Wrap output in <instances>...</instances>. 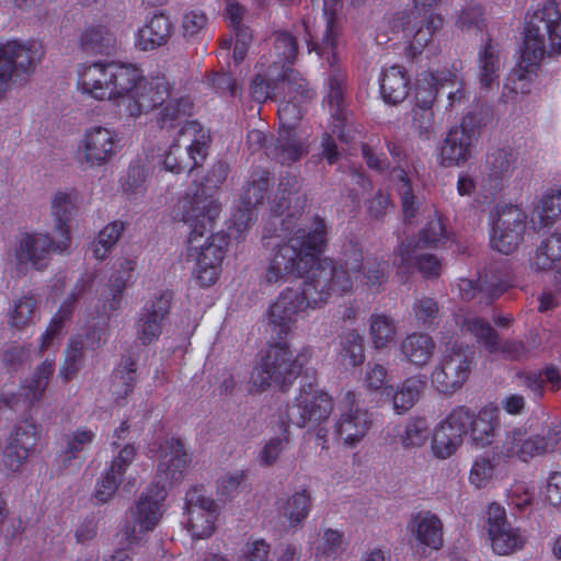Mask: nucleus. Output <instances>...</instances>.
Segmentation results:
<instances>
[{"mask_svg":"<svg viewBox=\"0 0 561 561\" xmlns=\"http://www.w3.org/2000/svg\"><path fill=\"white\" fill-rule=\"evenodd\" d=\"M272 183L271 173L266 170H260L253 174L251 183L244 190L241 196L242 205L256 207L262 204Z\"/></svg>","mask_w":561,"mask_h":561,"instance_id":"864d4df0","label":"nucleus"},{"mask_svg":"<svg viewBox=\"0 0 561 561\" xmlns=\"http://www.w3.org/2000/svg\"><path fill=\"white\" fill-rule=\"evenodd\" d=\"M332 411V398L312 383H307L301 386L294 401L287 405L286 417L298 427L316 428L329 420Z\"/></svg>","mask_w":561,"mask_h":561,"instance_id":"9d476101","label":"nucleus"},{"mask_svg":"<svg viewBox=\"0 0 561 561\" xmlns=\"http://www.w3.org/2000/svg\"><path fill=\"white\" fill-rule=\"evenodd\" d=\"M400 350L409 363L423 367L432 360L436 343L426 333H412L401 342Z\"/></svg>","mask_w":561,"mask_h":561,"instance_id":"58836bf2","label":"nucleus"},{"mask_svg":"<svg viewBox=\"0 0 561 561\" xmlns=\"http://www.w3.org/2000/svg\"><path fill=\"white\" fill-rule=\"evenodd\" d=\"M469 409L457 407L435 427L432 438V451L438 459H447L461 446L467 434Z\"/></svg>","mask_w":561,"mask_h":561,"instance_id":"a211bd4d","label":"nucleus"},{"mask_svg":"<svg viewBox=\"0 0 561 561\" xmlns=\"http://www.w3.org/2000/svg\"><path fill=\"white\" fill-rule=\"evenodd\" d=\"M561 447V421L554 420L539 433L529 434L523 426L505 430L497 446V455L528 463L535 458L553 454Z\"/></svg>","mask_w":561,"mask_h":561,"instance_id":"39448f33","label":"nucleus"},{"mask_svg":"<svg viewBox=\"0 0 561 561\" xmlns=\"http://www.w3.org/2000/svg\"><path fill=\"white\" fill-rule=\"evenodd\" d=\"M408 529L415 541L432 550L444 546V525L442 519L431 511L412 515Z\"/></svg>","mask_w":561,"mask_h":561,"instance_id":"c85d7f7f","label":"nucleus"},{"mask_svg":"<svg viewBox=\"0 0 561 561\" xmlns=\"http://www.w3.org/2000/svg\"><path fill=\"white\" fill-rule=\"evenodd\" d=\"M351 244H356L359 249H362L357 241H350L344 245L342 257L336 262H343L345 260V252H347L348 256L352 254ZM360 254L363 255V250H360ZM360 270H363V284L370 293L377 294L385 288L390 273V265L388 261L379 259L368 260L363 266L362 260L358 270L352 271L348 267V273L352 275L353 273H357ZM351 277L353 278V276Z\"/></svg>","mask_w":561,"mask_h":561,"instance_id":"7c9ffc66","label":"nucleus"},{"mask_svg":"<svg viewBox=\"0 0 561 561\" xmlns=\"http://www.w3.org/2000/svg\"><path fill=\"white\" fill-rule=\"evenodd\" d=\"M446 239L445 225L440 219L431 220L420 232L416 240H403L397 248L394 254V265L398 273H408L413 265V253L425 248L436 247L442 240Z\"/></svg>","mask_w":561,"mask_h":561,"instance_id":"b1692460","label":"nucleus"},{"mask_svg":"<svg viewBox=\"0 0 561 561\" xmlns=\"http://www.w3.org/2000/svg\"><path fill=\"white\" fill-rule=\"evenodd\" d=\"M397 325L386 314H371L369 318V337L376 350L388 347L396 339Z\"/></svg>","mask_w":561,"mask_h":561,"instance_id":"49530a36","label":"nucleus"},{"mask_svg":"<svg viewBox=\"0 0 561 561\" xmlns=\"http://www.w3.org/2000/svg\"><path fill=\"white\" fill-rule=\"evenodd\" d=\"M290 239L279 244L275 250L265 279L270 284L277 283L288 275L305 276L312 270Z\"/></svg>","mask_w":561,"mask_h":561,"instance_id":"5701e85b","label":"nucleus"},{"mask_svg":"<svg viewBox=\"0 0 561 561\" xmlns=\"http://www.w3.org/2000/svg\"><path fill=\"white\" fill-rule=\"evenodd\" d=\"M209 141L208 131L198 122H186L178 130L176 137L171 144V153L178 156H165L163 159L164 169L174 173L194 170L205 161L208 154Z\"/></svg>","mask_w":561,"mask_h":561,"instance_id":"0eeeda50","label":"nucleus"},{"mask_svg":"<svg viewBox=\"0 0 561 561\" xmlns=\"http://www.w3.org/2000/svg\"><path fill=\"white\" fill-rule=\"evenodd\" d=\"M456 26L462 32L482 31L485 26L484 10L481 5L471 4L463 8L457 16Z\"/></svg>","mask_w":561,"mask_h":561,"instance_id":"680f3d73","label":"nucleus"},{"mask_svg":"<svg viewBox=\"0 0 561 561\" xmlns=\"http://www.w3.org/2000/svg\"><path fill=\"white\" fill-rule=\"evenodd\" d=\"M486 514L489 538L496 554L507 556L524 547L526 536L506 520V513L502 506L491 504Z\"/></svg>","mask_w":561,"mask_h":561,"instance_id":"412c9836","label":"nucleus"},{"mask_svg":"<svg viewBox=\"0 0 561 561\" xmlns=\"http://www.w3.org/2000/svg\"><path fill=\"white\" fill-rule=\"evenodd\" d=\"M58 240V233H54L53 238L48 233H23L15 250L18 271L24 273L28 264L37 270L44 268L51 251L62 253L68 250L57 249Z\"/></svg>","mask_w":561,"mask_h":561,"instance_id":"aec40b11","label":"nucleus"},{"mask_svg":"<svg viewBox=\"0 0 561 561\" xmlns=\"http://www.w3.org/2000/svg\"><path fill=\"white\" fill-rule=\"evenodd\" d=\"M561 55V11L556 1H546L539 4L528 19L524 30L523 62L526 70L513 71L507 78L505 88L514 93L529 91L528 75L547 57Z\"/></svg>","mask_w":561,"mask_h":561,"instance_id":"7ed1b4c3","label":"nucleus"},{"mask_svg":"<svg viewBox=\"0 0 561 561\" xmlns=\"http://www.w3.org/2000/svg\"><path fill=\"white\" fill-rule=\"evenodd\" d=\"M352 254L345 252L343 262H333L323 257L310 271L302 285L287 287L279 293L276 300L270 306V323L277 330V334H287L296 325L299 318L307 314L309 309H316L327 304L332 295H344L353 289L354 280L348 273L360 266V249L351 244Z\"/></svg>","mask_w":561,"mask_h":561,"instance_id":"f257e3e1","label":"nucleus"},{"mask_svg":"<svg viewBox=\"0 0 561 561\" xmlns=\"http://www.w3.org/2000/svg\"><path fill=\"white\" fill-rule=\"evenodd\" d=\"M541 227H548L556 222L561 216V188L552 187L547 190L534 210Z\"/></svg>","mask_w":561,"mask_h":561,"instance_id":"09e8293b","label":"nucleus"},{"mask_svg":"<svg viewBox=\"0 0 561 561\" xmlns=\"http://www.w3.org/2000/svg\"><path fill=\"white\" fill-rule=\"evenodd\" d=\"M443 26L444 19L440 14L420 18L411 14L409 10L396 12L391 20L392 30L404 32L409 38L408 54L411 57L420 55Z\"/></svg>","mask_w":561,"mask_h":561,"instance_id":"4468645a","label":"nucleus"},{"mask_svg":"<svg viewBox=\"0 0 561 561\" xmlns=\"http://www.w3.org/2000/svg\"><path fill=\"white\" fill-rule=\"evenodd\" d=\"M473 360V353L467 346L453 344L446 346L439 363L432 371L433 386L445 394L459 390L468 380Z\"/></svg>","mask_w":561,"mask_h":561,"instance_id":"1a4fd4ad","label":"nucleus"},{"mask_svg":"<svg viewBox=\"0 0 561 561\" xmlns=\"http://www.w3.org/2000/svg\"><path fill=\"white\" fill-rule=\"evenodd\" d=\"M516 162V153L510 147L496 148L488 153L485 171L492 180L508 178Z\"/></svg>","mask_w":561,"mask_h":561,"instance_id":"79ce46f5","label":"nucleus"},{"mask_svg":"<svg viewBox=\"0 0 561 561\" xmlns=\"http://www.w3.org/2000/svg\"><path fill=\"white\" fill-rule=\"evenodd\" d=\"M266 80L262 75H256L250 85V94L252 99L259 103H263L268 99H278L277 80L268 76Z\"/></svg>","mask_w":561,"mask_h":561,"instance_id":"338daca9","label":"nucleus"},{"mask_svg":"<svg viewBox=\"0 0 561 561\" xmlns=\"http://www.w3.org/2000/svg\"><path fill=\"white\" fill-rule=\"evenodd\" d=\"M304 259H309L308 264L314 268L318 256L324 252L328 242V226L325 221L316 216L310 226L297 229L289 238Z\"/></svg>","mask_w":561,"mask_h":561,"instance_id":"393cba45","label":"nucleus"},{"mask_svg":"<svg viewBox=\"0 0 561 561\" xmlns=\"http://www.w3.org/2000/svg\"><path fill=\"white\" fill-rule=\"evenodd\" d=\"M172 300L170 291H161L147 302L136 322V339L141 345H149L162 332V322L169 314Z\"/></svg>","mask_w":561,"mask_h":561,"instance_id":"4be33fe9","label":"nucleus"},{"mask_svg":"<svg viewBox=\"0 0 561 561\" xmlns=\"http://www.w3.org/2000/svg\"><path fill=\"white\" fill-rule=\"evenodd\" d=\"M309 356L308 350L294 357L286 344L272 345L260 367L252 375L253 385L259 390H266L272 386L283 388L289 385L297 377Z\"/></svg>","mask_w":561,"mask_h":561,"instance_id":"423d86ee","label":"nucleus"},{"mask_svg":"<svg viewBox=\"0 0 561 561\" xmlns=\"http://www.w3.org/2000/svg\"><path fill=\"white\" fill-rule=\"evenodd\" d=\"M185 510L186 527L194 539H205L214 534L218 505L211 497L204 495L197 489L190 490L185 496Z\"/></svg>","mask_w":561,"mask_h":561,"instance_id":"6ab92c4d","label":"nucleus"},{"mask_svg":"<svg viewBox=\"0 0 561 561\" xmlns=\"http://www.w3.org/2000/svg\"><path fill=\"white\" fill-rule=\"evenodd\" d=\"M438 85L444 88L442 73H424L417 81L415 106L432 107L438 93Z\"/></svg>","mask_w":561,"mask_h":561,"instance_id":"6e6d98bb","label":"nucleus"},{"mask_svg":"<svg viewBox=\"0 0 561 561\" xmlns=\"http://www.w3.org/2000/svg\"><path fill=\"white\" fill-rule=\"evenodd\" d=\"M84 343L81 336H75L69 340L65 352V360L59 370V375L65 382L73 379L80 371L83 364Z\"/></svg>","mask_w":561,"mask_h":561,"instance_id":"603ef678","label":"nucleus"},{"mask_svg":"<svg viewBox=\"0 0 561 561\" xmlns=\"http://www.w3.org/2000/svg\"><path fill=\"white\" fill-rule=\"evenodd\" d=\"M163 499L164 491L160 489H157L154 495L142 493L135 506L129 510L123 528V534L128 545L139 542L148 533L156 528L163 515Z\"/></svg>","mask_w":561,"mask_h":561,"instance_id":"dca6fc26","label":"nucleus"},{"mask_svg":"<svg viewBox=\"0 0 561 561\" xmlns=\"http://www.w3.org/2000/svg\"><path fill=\"white\" fill-rule=\"evenodd\" d=\"M410 78L402 66H391L385 69L380 78V93L388 104H399L409 95Z\"/></svg>","mask_w":561,"mask_h":561,"instance_id":"e433bc0d","label":"nucleus"},{"mask_svg":"<svg viewBox=\"0 0 561 561\" xmlns=\"http://www.w3.org/2000/svg\"><path fill=\"white\" fill-rule=\"evenodd\" d=\"M335 55H332V59H329L331 70L328 78V93L324 98V103L329 106L331 116L339 123L345 119V106H344V87H345V73L334 66Z\"/></svg>","mask_w":561,"mask_h":561,"instance_id":"4c0bfd02","label":"nucleus"},{"mask_svg":"<svg viewBox=\"0 0 561 561\" xmlns=\"http://www.w3.org/2000/svg\"><path fill=\"white\" fill-rule=\"evenodd\" d=\"M298 53V44L296 38L286 31L276 32L274 34L273 54L275 59L270 67L286 69L291 67Z\"/></svg>","mask_w":561,"mask_h":561,"instance_id":"de8ad7c7","label":"nucleus"},{"mask_svg":"<svg viewBox=\"0 0 561 561\" xmlns=\"http://www.w3.org/2000/svg\"><path fill=\"white\" fill-rule=\"evenodd\" d=\"M426 387V380L422 376L407 378L398 388H385V394L392 400V408L397 414H404L410 411L419 401Z\"/></svg>","mask_w":561,"mask_h":561,"instance_id":"c9c22d12","label":"nucleus"},{"mask_svg":"<svg viewBox=\"0 0 561 561\" xmlns=\"http://www.w3.org/2000/svg\"><path fill=\"white\" fill-rule=\"evenodd\" d=\"M501 59L496 46L489 42L479 56V79L483 88L490 89L499 84Z\"/></svg>","mask_w":561,"mask_h":561,"instance_id":"a18cd8bd","label":"nucleus"},{"mask_svg":"<svg viewBox=\"0 0 561 561\" xmlns=\"http://www.w3.org/2000/svg\"><path fill=\"white\" fill-rule=\"evenodd\" d=\"M119 149V138L115 130L104 126L87 128L77 148V161L80 165L93 169L111 162Z\"/></svg>","mask_w":561,"mask_h":561,"instance_id":"ddd939ff","label":"nucleus"},{"mask_svg":"<svg viewBox=\"0 0 561 561\" xmlns=\"http://www.w3.org/2000/svg\"><path fill=\"white\" fill-rule=\"evenodd\" d=\"M77 297L75 295L71 296V301H66L57 314L51 319L48 328L42 336V345L41 350H47L50 345L55 336L60 332L64 321L68 319L72 313V304L76 301Z\"/></svg>","mask_w":561,"mask_h":561,"instance_id":"69168bd1","label":"nucleus"},{"mask_svg":"<svg viewBox=\"0 0 561 561\" xmlns=\"http://www.w3.org/2000/svg\"><path fill=\"white\" fill-rule=\"evenodd\" d=\"M78 194L75 190H60L54 193L50 203V213L54 218V233H58L60 240L57 249H69L71 244L70 222L76 214Z\"/></svg>","mask_w":561,"mask_h":561,"instance_id":"a878e982","label":"nucleus"},{"mask_svg":"<svg viewBox=\"0 0 561 561\" xmlns=\"http://www.w3.org/2000/svg\"><path fill=\"white\" fill-rule=\"evenodd\" d=\"M337 411L335 432L344 445L354 447L373 427V413L360 407L358 396L352 390L342 393Z\"/></svg>","mask_w":561,"mask_h":561,"instance_id":"f8f14e48","label":"nucleus"},{"mask_svg":"<svg viewBox=\"0 0 561 561\" xmlns=\"http://www.w3.org/2000/svg\"><path fill=\"white\" fill-rule=\"evenodd\" d=\"M136 262L128 257L119 259L113 267L107 283L100 293L102 310L113 312L121 308L124 290L135 270Z\"/></svg>","mask_w":561,"mask_h":561,"instance_id":"cd10ccee","label":"nucleus"},{"mask_svg":"<svg viewBox=\"0 0 561 561\" xmlns=\"http://www.w3.org/2000/svg\"><path fill=\"white\" fill-rule=\"evenodd\" d=\"M173 32V24L163 13L153 14L137 33L136 45L148 51L165 45Z\"/></svg>","mask_w":561,"mask_h":561,"instance_id":"2f4dec72","label":"nucleus"},{"mask_svg":"<svg viewBox=\"0 0 561 561\" xmlns=\"http://www.w3.org/2000/svg\"><path fill=\"white\" fill-rule=\"evenodd\" d=\"M561 260V232L554 231L545 237L531 257V266L537 271H549Z\"/></svg>","mask_w":561,"mask_h":561,"instance_id":"a19ab883","label":"nucleus"},{"mask_svg":"<svg viewBox=\"0 0 561 561\" xmlns=\"http://www.w3.org/2000/svg\"><path fill=\"white\" fill-rule=\"evenodd\" d=\"M111 100H118L126 114L137 118L170 96V84L164 78L148 81L142 71L128 64L114 62L112 66Z\"/></svg>","mask_w":561,"mask_h":561,"instance_id":"20e7f679","label":"nucleus"},{"mask_svg":"<svg viewBox=\"0 0 561 561\" xmlns=\"http://www.w3.org/2000/svg\"><path fill=\"white\" fill-rule=\"evenodd\" d=\"M220 211V204L204 193L183 197L175 209V217L191 229L187 257L195 263L194 274L203 287H209L218 279L228 245L224 233L213 232Z\"/></svg>","mask_w":561,"mask_h":561,"instance_id":"f03ea898","label":"nucleus"},{"mask_svg":"<svg viewBox=\"0 0 561 561\" xmlns=\"http://www.w3.org/2000/svg\"><path fill=\"white\" fill-rule=\"evenodd\" d=\"M112 62L82 65L78 70V88L96 100H111Z\"/></svg>","mask_w":561,"mask_h":561,"instance_id":"bb28decb","label":"nucleus"},{"mask_svg":"<svg viewBox=\"0 0 561 561\" xmlns=\"http://www.w3.org/2000/svg\"><path fill=\"white\" fill-rule=\"evenodd\" d=\"M191 460V455L182 439L176 437L165 439L160 446L154 477L156 488L165 492L168 489L180 484Z\"/></svg>","mask_w":561,"mask_h":561,"instance_id":"2eb2a0df","label":"nucleus"},{"mask_svg":"<svg viewBox=\"0 0 561 561\" xmlns=\"http://www.w3.org/2000/svg\"><path fill=\"white\" fill-rule=\"evenodd\" d=\"M428 438V424L423 417L410 419L401 435V444L405 449L422 447Z\"/></svg>","mask_w":561,"mask_h":561,"instance_id":"13d9d810","label":"nucleus"},{"mask_svg":"<svg viewBox=\"0 0 561 561\" xmlns=\"http://www.w3.org/2000/svg\"><path fill=\"white\" fill-rule=\"evenodd\" d=\"M311 501V494L306 489L279 501L277 505L279 520L287 528L301 526L310 513Z\"/></svg>","mask_w":561,"mask_h":561,"instance_id":"72a5a7b5","label":"nucleus"},{"mask_svg":"<svg viewBox=\"0 0 561 561\" xmlns=\"http://www.w3.org/2000/svg\"><path fill=\"white\" fill-rule=\"evenodd\" d=\"M461 329L472 334L490 353H497L500 350L499 334L484 319L477 316L466 317Z\"/></svg>","mask_w":561,"mask_h":561,"instance_id":"c03bdc74","label":"nucleus"},{"mask_svg":"<svg viewBox=\"0 0 561 561\" xmlns=\"http://www.w3.org/2000/svg\"><path fill=\"white\" fill-rule=\"evenodd\" d=\"M483 126V116L471 112L459 124L451 126L439 147L440 165L449 168L467 163L472 157Z\"/></svg>","mask_w":561,"mask_h":561,"instance_id":"6e6552de","label":"nucleus"},{"mask_svg":"<svg viewBox=\"0 0 561 561\" xmlns=\"http://www.w3.org/2000/svg\"><path fill=\"white\" fill-rule=\"evenodd\" d=\"M37 307L38 301L32 294H26L15 299L9 312L10 325L23 329L34 323L37 316Z\"/></svg>","mask_w":561,"mask_h":561,"instance_id":"8fccbe9b","label":"nucleus"},{"mask_svg":"<svg viewBox=\"0 0 561 561\" xmlns=\"http://www.w3.org/2000/svg\"><path fill=\"white\" fill-rule=\"evenodd\" d=\"M95 437L91 430L80 428L66 436L67 448L65 450V460H71L78 453L89 446Z\"/></svg>","mask_w":561,"mask_h":561,"instance_id":"774afa93","label":"nucleus"},{"mask_svg":"<svg viewBox=\"0 0 561 561\" xmlns=\"http://www.w3.org/2000/svg\"><path fill=\"white\" fill-rule=\"evenodd\" d=\"M416 268L425 278H437L442 273V262L435 255L431 253H420V251L413 253V265L410 272L403 273L408 275Z\"/></svg>","mask_w":561,"mask_h":561,"instance_id":"0e129e2a","label":"nucleus"},{"mask_svg":"<svg viewBox=\"0 0 561 561\" xmlns=\"http://www.w3.org/2000/svg\"><path fill=\"white\" fill-rule=\"evenodd\" d=\"M43 56L42 45L34 41L0 43V99L10 89L13 75L32 73Z\"/></svg>","mask_w":561,"mask_h":561,"instance_id":"9b49d317","label":"nucleus"},{"mask_svg":"<svg viewBox=\"0 0 561 561\" xmlns=\"http://www.w3.org/2000/svg\"><path fill=\"white\" fill-rule=\"evenodd\" d=\"M136 382L135 363L127 359L123 365L115 369L112 376V391L119 398H125L133 391Z\"/></svg>","mask_w":561,"mask_h":561,"instance_id":"bf43d9fd","label":"nucleus"},{"mask_svg":"<svg viewBox=\"0 0 561 561\" xmlns=\"http://www.w3.org/2000/svg\"><path fill=\"white\" fill-rule=\"evenodd\" d=\"M275 152L282 164H290L298 161L307 149L291 130H285L277 138Z\"/></svg>","mask_w":561,"mask_h":561,"instance_id":"3c124183","label":"nucleus"},{"mask_svg":"<svg viewBox=\"0 0 561 561\" xmlns=\"http://www.w3.org/2000/svg\"><path fill=\"white\" fill-rule=\"evenodd\" d=\"M80 46L87 53L111 55L116 49L117 39L105 26H90L83 31Z\"/></svg>","mask_w":561,"mask_h":561,"instance_id":"ea45409f","label":"nucleus"},{"mask_svg":"<svg viewBox=\"0 0 561 561\" xmlns=\"http://www.w3.org/2000/svg\"><path fill=\"white\" fill-rule=\"evenodd\" d=\"M527 215L517 206L505 205L493 224L491 244L503 254L513 253L523 241Z\"/></svg>","mask_w":561,"mask_h":561,"instance_id":"f3484780","label":"nucleus"},{"mask_svg":"<svg viewBox=\"0 0 561 561\" xmlns=\"http://www.w3.org/2000/svg\"><path fill=\"white\" fill-rule=\"evenodd\" d=\"M39 435V427L33 421L24 419L15 424L10 443L33 453Z\"/></svg>","mask_w":561,"mask_h":561,"instance_id":"4d7b16f0","label":"nucleus"},{"mask_svg":"<svg viewBox=\"0 0 561 561\" xmlns=\"http://www.w3.org/2000/svg\"><path fill=\"white\" fill-rule=\"evenodd\" d=\"M268 76L277 80L278 99L304 102L312 96L306 80L291 67H268Z\"/></svg>","mask_w":561,"mask_h":561,"instance_id":"473e14b6","label":"nucleus"},{"mask_svg":"<svg viewBox=\"0 0 561 561\" xmlns=\"http://www.w3.org/2000/svg\"><path fill=\"white\" fill-rule=\"evenodd\" d=\"M398 190L402 201L404 218L411 222L416 217L421 203L412 191L411 181L408 175L400 176V181L398 182Z\"/></svg>","mask_w":561,"mask_h":561,"instance_id":"e2e57ef3","label":"nucleus"},{"mask_svg":"<svg viewBox=\"0 0 561 561\" xmlns=\"http://www.w3.org/2000/svg\"><path fill=\"white\" fill-rule=\"evenodd\" d=\"M341 360L345 366L355 367L364 363L363 337L355 331H347L342 337Z\"/></svg>","mask_w":561,"mask_h":561,"instance_id":"5fc2aeb1","label":"nucleus"},{"mask_svg":"<svg viewBox=\"0 0 561 561\" xmlns=\"http://www.w3.org/2000/svg\"><path fill=\"white\" fill-rule=\"evenodd\" d=\"M289 444L290 436L285 427L282 436L272 437L264 444L257 456L260 463L265 467L275 465Z\"/></svg>","mask_w":561,"mask_h":561,"instance_id":"052dcab7","label":"nucleus"},{"mask_svg":"<svg viewBox=\"0 0 561 561\" xmlns=\"http://www.w3.org/2000/svg\"><path fill=\"white\" fill-rule=\"evenodd\" d=\"M496 419V408L485 407L477 414L469 410L470 421L467 423V434H469L472 444L477 448H483L493 442Z\"/></svg>","mask_w":561,"mask_h":561,"instance_id":"f704fd0d","label":"nucleus"},{"mask_svg":"<svg viewBox=\"0 0 561 561\" xmlns=\"http://www.w3.org/2000/svg\"><path fill=\"white\" fill-rule=\"evenodd\" d=\"M193 102L188 98L170 100L158 113L157 124L160 129H172L192 114Z\"/></svg>","mask_w":561,"mask_h":561,"instance_id":"37998d69","label":"nucleus"},{"mask_svg":"<svg viewBox=\"0 0 561 561\" xmlns=\"http://www.w3.org/2000/svg\"><path fill=\"white\" fill-rule=\"evenodd\" d=\"M55 371L54 360L46 359L44 360L33 374L31 380L25 387L24 393H13V392H2L0 394V405H4L8 408H14L20 402L21 397L24 396L25 400L30 403H34L39 401L44 392L47 388L49 378L53 376Z\"/></svg>","mask_w":561,"mask_h":561,"instance_id":"c756f323","label":"nucleus"}]
</instances>
